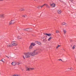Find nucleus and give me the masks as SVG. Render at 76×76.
<instances>
[{"instance_id":"nucleus-24","label":"nucleus","mask_w":76,"mask_h":76,"mask_svg":"<svg viewBox=\"0 0 76 76\" xmlns=\"http://www.w3.org/2000/svg\"><path fill=\"white\" fill-rule=\"evenodd\" d=\"M61 45H58L56 48H59V47H61Z\"/></svg>"},{"instance_id":"nucleus-35","label":"nucleus","mask_w":76,"mask_h":76,"mask_svg":"<svg viewBox=\"0 0 76 76\" xmlns=\"http://www.w3.org/2000/svg\"><path fill=\"white\" fill-rule=\"evenodd\" d=\"M34 1H35V0H34Z\"/></svg>"},{"instance_id":"nucleus-34","label":"nucleus","mask_w":76,"mask_h":76,"mask_svg":"<svg viewBox=\"0 0 76 76\" xmlns=\"http://www.w3.org/2000/svg\"><path fill=\"white\" fill-rule=\"evenodd\" d=\"M6 56L7 57H8L7 56Z\"/></svg>"},{"instance_id":"nucleus-27","label":"nucleus","mask_w":76,"mask_h":76,"mask_svg":"<svg viewBox=\"0 0 76 76\" xmlns=\"http://www.w3.org/2000/svg\"><path fill=\"white\" fill-rule=\"evenodd\" d=\"M24 31H29L28 30V29H24Z\"/></svg>"},{"instance_id":"nucleus-18","label":"nucleus","mask_w":76,"mask_h":76,"mask_svg":"<svg viewBox=\"0 0 76 76\" xmlns=\"http://www.w3.org/2000/svg\"><path fill=\"white\" fill-rule=\"evenodd\" d=\"M42 6H38V8L39 9L40 8H42Z\"/></svg>"},{"instance_id":"nucleus-19","label":"nucleus","mask_w":76,"mask_h":76,"mask_svg":"<svg viewBox=\"0 0 76 76\" xmlns=\"http://www.w3.org/2000/svg\"><path fill=\"white\" fill-rule=\"evenodd\" d=\"M13 76H20V75H17V74H15L13 75Z\"/></svg>"},{"instance_id":"nucleus-14","label":"nucleus","mask_w":76,"mask_h":76,"mask_svg":"<svg viewBox=\"0 0 76 76\" xmlns=\"http://www.w3.org/2000/svg\"><path fill=\"white\" fill-rule=\"evenodd\" d=\"M44 6H46L47 7H48V5L47 4H44L43 5H42V7Z\"/></svg>"},{"instance_id":"nucleus-8","label":"nucleus","mask_w":76,"mask_h":76,"mask_svg":"<svg viewBox=\"0 0 76 76\" xmlns=\"http://www.w3.org/2000/svg\"><path fill=\"white\" fill-rule=\"evenodd\" d=\"M16 62H13L12 63V66H16Z\"/></svg>"},{"instance_id":"nucleus-16","label":"nucleus","mask_w":76,"mask_h":76,"mask_svg":"<svg viewBox=\"0 0 76 76\" xmlns=\"http://www.w3.org/2000/svg\"><path fill=\"white\" fill-rule=\"evenodd\" d=\"M17 38L19 39H22V37L19 36H18L17 37Z\"/></svg>"},{"instance_id":"nucleus-23","label":"nucleus","mask_w":76,"mask_h":76,"mask_svg":"<svg viewBox=\"0 0 76 76\" xmlns=\"http://www.w3.org/2000/svg\"><path fill=\"white\" fill-rule=\"evenodd\" d=\"M22 16L24 18H26V15H23Z\"/></svg>"},{"instance_id":"nucleus-4","label":"nucleus","mask_w":76,"mask_h":76,"mask_svg":"<svg viewBox=\"0 0 76 76\" xmlns=\"http://www.w3.org/2000/svg\"><path fill=\"white\" fill-rule=\"evenodd\" d=\"M34 68H29L28 67L26 68V71H30V70H34Z\"/></svg>"},{"instance_id":"nucleus-6","label":"nucleus","mask_w":76,"mask_h":76,"mask_svg":"<svg viewBox=\"0 0 76 76\" xmlns=\"http://www.w3.org/2000/svg\"><path fill=\"white\" fill-rule=\"evenodd\" d=\"M15 23V20H12L10 22L9 24L12 25V24H14Z\"/></svg>"},{"instance_id":"nucleus-31","label":"nucleus","mask_w":76,"mask_h":76,"mask_svg":"<svg viewBox=\"0 0 76 76\" xmlns=\"http://www.w3.org/2000/svg\"><path fill=\"white\" fill-rule=\"evenodd\" d=\"M70 70H72V68L71 67L69 68Z\"/></svg>"},{"instance_id":"nucleus-3","label":"nucleus","mask_w":76,"mask_h":76,"mask_svg":"<svg viewBox=\"0 0 76 76\" xmlns=\"http://www.w3.org/2000/svg\"><path fill=\"white\" fill-rule=\"evenodd\" d=\"M31 54L30 53H28L26 54L25 57L26 58H29V57H31Z\"/></svg>"},{"instance_id":"nucleus-29","label":"nucleus","mask_w":76,"mask_h":76,"mask_svg":"<svg viewBox=\"0 0 76 76\" xmlns=\"http://www.w3.org/2000/svg\"><path fill=\"white\" fill-rule=\"evenodd\" d=\"M23 58L24 59H25V57L24 56H23Z\"/></svg>"},{"instance_id":"nucleus-30","label":"nucleus","mask_w":76,"mask_h":76,"mask_svg":"<svg viewBox=\"0 0 76 76\" xmlns=\"http://www.w3.org/2000/svg\"><path fill=\"white\" fill-rule=\"evenodd\" d=\"M58 60H59V61H62V59H58Z\"/></svg>"},{"instance_id":"nucleus-7","label":"nucleus","mask_w":76,"mask_h":76,"mask_svg":"<svg viewBox=\"0 0 76 76\" xmlns=\"http://www.w3.org/2000/svg\"><path fill=\"white\" fill-rule=\"evenodd\" d=\"M30 55L31 56H35V53H34V52L33 51V52H31L30 53Z\"/></svg>"},{"instance_id":"nucleus-10","label":"nucleus","mask_w":76,"mask_h":76,"mask_svg":"<svg viewBox=\"0 0 76 76\" xmlns=\"http://www.w3.org/2000/svg\"><path fill=\"white\" fill-rule=\"evenodd\" d=\"M61 12H62V11L60 10H58L57 11V13L58 14H61Z\"/></svg>"},{"instance_id":"nucleus-9","label":"nucleus","mask_w":76,"mask_h":76,"mask_svg":"<svg viewBox=\"0 0 76 76\" xmlns=\"http://www.w3.org/2000/svg\"><path fill=\"white\" fill-rule=\"evenodd\" d=\"M45 35H47V36H48V37H51V34H47V33H45Z\"/></svg>"},{"instance_id":"nucleus-21","label":"nucleus","mask_w":76,"mask_h":76,"mask_svg":"<svg viewBox=\"0 0 76 76\" xmlns=\"http://www.w3.org/2000/svg\"><path fill=\"white\" fill-rule=\"evenodd\" d=\"M60 33V31H58V30H56V33L57 34H58V33Z\"/></svg>"},{"instance_id":"nucleus-13","label":"nucleus","mask_w":76,"mask_h":76,"mask_svg":"<svg viewBox=\"0 0 76 76\" xmlns=\"http://www.w3.org/2000/svg\"><path fill=\"white\" fill-rule=\"evenodd\" d=\"M1 61H2L3 63H4V61H5V59L3 58L0 60Z\"/></svg>"},{"instance_id":"nucleus-20","label":"nucleus","mask_w":76,"mask_h":76,"mask_svg":"<svg viewBox=\"0 0 76 76\" xmlns=\"http://www.w3.org/2000/svg\"><path fill=\"white\" fill-rule=\"evenodd\" d=\"M20 10V11H24V10H25L23 8H22V9H21Z\"/></svg>"},{"instance_id":"nucleus-12","label":"nucleus","mask_w":76,"mask_h":76,"mask_svg":"<svg viewBox=\"0 0 76 76\" xmlns=\"http://www.w3.org/2000/svg\"><path fill=\"white\" fill-rule=\"evenodd\" d=\"M35 42L36 43V44H38L39 45H41V43L40 42H37V41H36Z\"/></svg>"},{"instance_id":"nucleus-33","label":"nucleus","mask_w":76,"mask_h":76,"mask_svg":"<svg viewBox=\"0 0 76 76\" xmlns=\"http://www.w3.org/2000/svg\"><path fill=\"white\" fill-rule=\"evenodd\" d=\"M7 58H9V57H7Z\"/></svg>"},{"instance_id":"nucleus-25","label":"nucleus","mask_w":76,"mask_h":76,"mask_svg":"<svg viewBox=\"0 0 76 76\" xmlns=\"http://www.w3.org/2000/svg\"><path fill=\"white\" fill-rule=\"evenodd\" d=\"M63 31H64V34H65L66 33V31H65V30H64Z\"/></svg>"},{"instance_id":"nucleus-2","label":"nucleus","mask_w":76,"mask_h":76,"mask_svg":"<svg viewBox=\"0 0 76 76\" xmlns=\"http://www.w3.org/2000/svg\"><path fill=\"white\" fill-rule=\"evenodd\" d=\"M40 51V50H37L36 49L34 50V54L35 55H37V54H38L39 53H40L41 51Z\"/></svg>"},{"instance_id":"nucleus-11","label":"nucleus","mask_w":76,"mask_h":76,"mask_svg":"<svg viewBox=\"0 0 76 76\" xmlns=\"http://www.w3.org/2000/svg\"><path fill=\"white\" fill-rule=\"evenodd\" d=\"M51 6L53 7H54L56 6V4L54 3H53L50 5Z\"/></svg>"},{"instance_id":"nucleus-1","label":"nucleus","mask_w":76,"mask_h":76,"mask_svg":"<svg viewBox=\"0 0 76 76\" xmlns=\"http://www.w3.org/2000/svg\"><path fill=\"white\" fill-rule=\"evenodd\" d=\"M11 45H8V47H12V45L13 46H16V45H18V43L16 41H13L11 42Z\"/></svg>"},{"instance_id":"nucleus-5","label":"nucleus","mask_w":76,"mask_h":76,"mask_svg":"<svg viewBox=\"0 0 76 76\" xmlns=\"http://www.w3.org/2000/svg\"><path fill=\"white\" fill-rule=\"evenodd\" d=\"M36 45V44H35V43H32L31 44V45L30 46V48H32V47H33V46H35Z\"/></svg>"},{"instance_id":"nucleus-22","label":"nucleus","mask_w":76,"mask_h":76,"mask_svg":"<svg viewBox=\"0 0 76 76\" xmlns=\"http://www.w3.org/2000/svg\"><path fill=\"white\" fill-rule=\"evenodd\" d=\"M0 16H1V18H3V17H4V15H3V14L1 15H0Z\"/></svg>"},{"instance_id":"nucleus-32","label":"nucleus","mask_w":76,"mask_h":76,"mask_svg":"<svg viewBox=\"0 0 76 76\" xmlns=\"http://www.w3.org/2000/svg\"><path fill=\"white\" fill-rule=\"evenodd\" d=\"M72 50H74V49H75V48H72Z\"/></svg>"},{"instance_id":"nucleus-28","label":"nucleus","mask_w":76,"mask_h":76,"mask_svg":"<svg viewBox=\"0 0 76 76\" xmlns=\"http://www.w3.org/2000/svg\"><path fill=\"white\" fill-rule=\"evenodd\" d=\"M75 47H76V45H74L73 46L72 48H75Z\"/></svg>"},{"instance_id":"nucleus-26","label":"nucleus","mask_w":76,"mask_h":76,"mask_svg":"<svg viewBox=\"0 0 76 76\" xmlns=\"http://www.w3.org/2000/svg\"><path fill=\"white\" fill-rule=\"evenodd\" d=\"M19 64H20V63H19V62H16V65H19Z\"/></svg>"},{"instance_id":"nucleus-15","label":"nucleus","mask_w":76,"mask_h":76,"mask_svg":"<svg viewBox=\"0 0 76 76\" xmlns=\"http://www.w3.org/2000/svg\"><path fill=\"white\" fill-rule=\"evenodd\" d=\"M52 38L53 37H50L48 39V40L49 41H51V39H52Z\"/></svg>"},{"instance_id":"nucleus-17","label":"nucleus","mask_w":76,"mask_h":76,"mask_svg":"<svg viewBox=\"0 0 76 76\" xmlns=\"http://www.w3.org/2000/svg\"><path fill=\"white\" fill-rule=\"evenodd\" d=\"M62 25H66V26L67 25V24L66 23H62Z\"/></svg>"}]
</instances>
